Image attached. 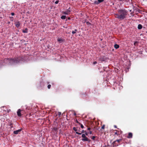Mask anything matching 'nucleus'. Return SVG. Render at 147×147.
Masks as SVG:
<instances>
[{
	"mask_svg": "<svg viewBox=\"0 0 147 147\" xmlns=\"http://www.w3.org/2000/svg\"><path fill=\"white\" fill-rule=\"evenodd\" d=\"M24 59L23 57L19 56L18 57H15L13 59L5 58L3 62L9 64H16L19 63L21 61H23Z\"/></svg>",
	"mask_w": 147,
	"mask_h": 147,
	"instance_id": "nucleus-1",
	"label": "nucleus"
},
{
	"mask_svg": "<svg viewBox=\"0 0 147 147\" xmlns=\"http://www.w3.org/2000/svg\"><path fill=\"white\" fill-rule=\"evenodd\" d=\"M127 14L128 12L125 9H120L117 13L115 14V18L122 20L127 18Z\"/></svg>",
	"mask_w": 147,
	"mask_h": 147,
	"instance_id": "nucleus-2",
	"label": "nucleus"
},
{
	"mask_svg": "<svg viewBox=\"0 0 147 147\" xmlns=\"http://www.w3.org/2000/svg\"><path fill=\"white\" fill-rule=\"evenodd\" d=\"M82 137L83 138L82 139V140L84 142L87 141L90 142L91 141L90 139L86 136L84 134H82Z\"/></svg>",
	"mask_w": 147,
	"mask_h": 147,
	"instance_id": "nucleus-3",
	"label": "nucleus"
},
{
	"mask_svg": "<svg viewBox=\"0 0 147 147\" xmlns=\"http://www.w3.org/2000/svg\"><path fill=\"white\" fill-rule=\"evenodd\" d=\"M81 97L83 98L84 99H85L86 98H87L88 97V95L87 94H81Z\"/></svg>",
	"mask_w": 147,
	"mask_h": 147,
	"instance_id": "nucleus-4",
	"label": "nucleus"
},
{
	"mask_svg": "<svg viewBox=\"0 0 147 147\" xmlns=\"http://www.w3.org/2000/svg\"><path fill=\"white\" fill-rule=\"evenodd\" d=\"M21 110L20 109H19L17 111V114L18 115L19 117H21L22 116V115L21 114Z\"/></svg>",
	"mask_w": 147,
	"mask_h": 147,
	"instance_id": "nucleus-5",
	"label": "nucleus"
},
{
	"mask_svg": "<svg viewBox=\"0 0 147 147\" xmlns=\"http://www.w3.org/2000/svg\"><path fill=\"white\" fill-rule=\"evenodd\" d=\"M21 131V129H19L16 131H13V134H19V133H20Z\"/></svg>",
	"mask_w": 147,
	"mask_h": 147,
	"instance_id": "nucleus-6",
	"label": "nucleus"
},
{
	"mask_svg": "<svg viewBox=\"0 0 147 147\" xmlns=\"http://www.w3.org/2000/svg\"><path fill=\"white\" fill-rule=\"evenodd\" d=\"M133 137V134L132 133L129 132L128 133V135L127 138H131Z\"/></svg>",
	"mask_w": 147,
	"mask_h": 147,
	"instance_id": "nucleus-7",
	"label": "nucleus"
},
{
	"mask_svg": "<svg viewBox=\"0 0 147 147\" xmlns=\"http://www.w3.org/2000/svg\"><path fill=\"white\" fill-rule=\"evenodd\" d=\"M70 11L69 9H67L66 11L63 12V13L65 15H69L70 13Z\"/></svg>",
	"mask_w": 147,
	"mask_h": 147,
	"instance_id": "nucleus-8",
	"label": "nucleus"
},
{
	"mask_svg": "<svg viewBox=\"0 0 147 147\" xmlns=\"http://www.w3.org/2000/svg\"><path fill=\"white\" fill-rule=\"evenodd\" d=\"M121 139H119V140H115V141L114 142H113V145L116 146V145H115V143H117V142L118 143H119L121 141Z\"/></svg>",
	"mask_w": 147,
	"mask_h": 147,
	"instance_id": "nucleus-9",
	"label": "nucleus"
},
{
	"mask_svg": "<svg viewBox=\"0 0 147 147\" xmlns=\"http://www.w3.org/2000/svg\"><path fill=\"white\" fill-rule=\"evenodd\" d=\"M15 24L17 28H18L20 26V22L18 21V22H16L15 23Z\"/></svg>",
	"mask_w": 147,
	"mask_h": 147,
	"instance_id": "nucleus-10",
	"label": "nucleus"
},
{
	"mask_svg": "<svg viewBox=\"0 0 147 147\" xmlns=\"http://www.w3.org/2000/svg\"><path fill=\"white\" fill-rule=\"evenodd\" d=\"M103 1L104 0H98L97 1H94V3L95 4H98L100 3L103 2Z\"/></svg>",
	"mask_w": 147,
	"mask_h": 147,
	"instance_id": "nucleus-11",
	"label": "nucleus"
},
{
	"mask_svg": "<svg viewBox=\"0 0 147 147\" xmlns=\"http://www.w3.org/2000/svg\"><path fill=\"white\" fill-rule=\"evenodd\" d=\"M57 41L59 43H62L64 41V40L62 38H58L57 39Z\"/></svg>",
	"mask_w": 147,
	"mask_h": 147,
	"instance_id": "nucleus-12",
	"label": "nucleus"
},
{
	"mask_svg": "<svg viewBox=\"0 0 147 147\" xmlns=\"http://www.w3.org/2000/svg\"><path fill=\"white\" fill-rule=\"evenodd\" d=\"M84 131V130H82V131H81V133H79L78 132H76V133L78 135H80L82 133H85V131Z\"/></svg>",
	"mask_w": 147,
	"mask_h": 147,
	"instance_id": "nucleus-13",
	"label": "nucleus"
},
{
	"mask_svg": "<svg viewBox=\"0 0 147 147\" xmlns=\"http://www.w3.org/2000/svg\"><path fill=\"white\" fill-rule=\"evenodd\" d=\"M116 132H114L115 134L117 135V136H119V131L115 130Z\"/></svg>",
	"mask_w": 147,
	"mask_h": 147,
	"instance_id": "nucleus-14",
	"label": "nucleus"
},
{
	"mask_svg": "<svg viewBox=\"0 0 147 147\" xmlns=\"http://www.w3.org/2000/svg\"><path fill=\"white\" fill-rule=\"evenodd\" d=\"M28 29L26 28L24 30H22V32L24 33H27L28 32Z\"/></svg>",
	"mask_w": 147,
	"mask_h": 147,
	"instance_id": "nucleus-15",
	"label": "nucleus"
},
{
	"mask_svg": "<svg viewBox=\"0 0 147 147\" xmlns=\"http://www.w3.org/2000/svg\"><path fill=\"white\" fill-rule=\"evenodd\" d=\"M142 26L141 24H139L138 25V28L139 29H142Z\"/></svg>",
	"mask_w": 147,
	"mask_h": 147,
	"instance_id": "nucleus-16",
	"label": "nucleus"
},
{
	"mask_svg": "<svg viewBox=\"0 0 147 147\" xmlns=\"http://www.w3.org/2000/svg\"><path fill=\"white\" fill-rule=\"evenodd\" d=\"M114 47L115 49H117L119 47V46L117 44H115L114 45Z\"/></svg>",
	"mask_w": 147,
	"mask_h": 147,
	"instance_id": "nucleus-17",
	"label": "nucleus"
},
{
	"mask_svg": "<svg viewBox=\"0 0 147 147\" xmlns=\"http://www.w3.org/2000/svg\"><path fill=\"white\" fill-rule=\"evenodd\" d=\"M73 130H74L75 131H76V132H78L77 131H78V127H74L73 128Z\"/></svg>",
	"mask_w": 147,
	"mask_h": 147,
	"instance_id": "nucleus-18",
	"label": "nucleus"
},
{
	"mask_svg": "<svg viewBox=\"0 0 147 147\" xmlns=\"http://www.w3.org/2000/svg\"><path fill=\"white\" fill-rule=\"evenodd\" d=\"M78 31L77 30V29H75L74 31L73 30L72 31V33L73 34H74L75 33H76V32H77Z\"/></svg>",
	"mask_w": 147,
	"mask_h": 147,
	"instance_id": "nucleus-19",
	"label": "nucleus"
},
{
	"mask_svg": "<svg viewBox=\"0 0 147 147\" xmlns=\"http://www.w3.org/2000/svg\"><path fill=\"white\" fill-rule=\"evenodd\" d=\"M66 17V16H62L61 17V19L64 20L65 19Z\"/></svg>",
	"mask_w": 147,
	"mask_h": 147,
	"instance_id": "nucleus-20",
	"label": "nucleus"
},
{
	"mask_svg": "<svg viewBox=\"0 0 147 147\" xmlns=\"http://www.w3.org/2000/svg\"><path fill=\"white\" fill-rule=\"evenodd\" d=\"M13 123L11 122H10L9 124V125L11 127V128H12L13 127Z\"/></svg>",
	"mask_w": 147,
	"mask_h": 147,
	"instance_id": "nucleus-21",
	"label": "nucleus"
},
{
	"mask_svg": "<svg viewBox=\"0 0 147 147\" xmlns=\"http://www.w3.org/2000/svg\"><path fill=\"white\" fill-rule=\"evenodd\" d=\"M134 45L135 46H136L138 45V42H135L134 43Z\"/></svg>",
	"mask_w": 147,
	"mask_h": 147,
	"instance_id": "nucleus-22",
	"label": "nucleus"
},
{
	"mask_svg": "<svg viewBox=\"0 0 147 147\" xmlns=\"http://www.w3.org/2000/svg\"><path fill=\"white\" fill-rule=\"evenodd\" d=\"M105 125H103L101 127V129H104L105 127Z\"/></svg>",
	"mask_w": 147,
	"mask_h": 147,
	"instance_id": "nucleus-23",
	"label": "nucleus"
},
{
	"mask_svg": "<svg viewBox=\"0 0 147 147\" xmlns=\"http://www.w3.org/2000/svg\"><path fill=\"white\" fill-rule=\"evenodd\" d=\"M95 136H92V139L93 140H94L95 139Z\"/></svg>",
	"mask_w": 147,
	"mask_h": 147,
	"instance_id": "nucleus-24",
	"label": "nucleus"
},
{
	"mask_svg": "<svg viewBox=\"0 0 147 147\" xmlns=\"http://www.w3.org/2000/svg\"><path fill=\"white\" fill-rule=\"evenodd\" d=\"M51 85L50 84H49V85H48V86H47L48 88V89L50 88L51 87Z\"/></svg>",
	"mask_w": 147,
	"mask_h": 147,
	"instance_id": "nucleus-25",
	"label": "nucleus"
},
{
	"mask_svg": "<svg viewBox=\"0 0 147 147\" xmlns=\"http://www.w3.org/2000/svg\"><path fill=\"white\" fill-rule=\"evenodd\" d=\"M80 125V126H81V127L82 128H84V126L82 125V124H79Z\"/></svg>",
	"mask_w": 147,
	"mask_h": 147,
	"instance_id": "nucleus-26",
	"label": "nucleus"
},
{
	"mask_svg": "<svg viewBox=\"0 0 147 147\" xmlns=\"http://www.w3.org/2000/svg\"><path fill=\"white\" fill-rule=\"evenodd\" d=\"M10 20L11 21H13V17H10Z\"/></svg>",
	"mask_w": 147,
	"mask_h": 147,
	"instance_id": "nucleus-27",
	"label": "nucleus"
},
{
	"mask_svg": "<svg viewBox=\"0 0 147 147\" xmlns=\"http://www.w3.org/2000/svg\"><path fill=\"white\" fill-rule=\"evenodd\" d=\"M59 2V1H55V3L56 4H57Z\"/></svg>",
	"mask_w": 147,
	"mask_h": 147,
	"instance_id": "nucleus-28",
	"label": "nucleus"
},
{
	"mask_svg": "<svg viewBox=\"0 0 147 147\" xmlns=\"http://www.w3.org/2000/svg\"><path fill=\"white\" fill-rule=\"evenodd\" d=\"M76 123H78V124H81L77 120H76Z\"/></svg>",
	"mask_w": 147,
	"mask_h": 147,
	"instance_id": "nucleus-29",
	"label": "nucleus"
},
{
	"mask_svg": "<svg viewBox=\"0 0 147 147\" xmlns=\"http://www.w3.org/2000/svg\"><path fill=\"white\" fill-rule=\"evenodd\" d=\"M85 134H84L85 136H88V133L86 132V131H85Z\"/></svg>",
	"mask_w": 147,
	"mask_h": 147,
	"instance_id": "nucleus-30",
	"label": "nucleus"
},
{
	"mask_svg": "<svg viewBox=\"0 0 147 147\" xmlns=\"http://www.w3.org/2000/svg\"><path fill=\"white\" fill-rule=\"evenodd\" d=\"M61 112H59L58 113V115H59V116H60V115H61Z\"/></svg>",
	"mask_w": 147,
	"mask_h": 147,
	"instance_id": "nucleus-31",
	"label": "nucleus"
},
{
	"mask_svg": "<svg viewBox=\"0 0 147 147\" xmlns=\"http://www.w3.org/2000/svg\"><path fill=\"white\" fill-rule=\"evenodd\" d=\"M11 14L12 16H14L15 15V14L14 13L12 12L11 13Z\"/></svg>",
	"mask_w": 147,
	"mask_h": 147,
	"instance_id": "nucleus-32",
	"label": "nucleus"
},
{
	"mask_svg": "<svg viewBox=\"0 0 147 147\" xmlns=\"http://www.w3.org/2000/svg\"><path fill=\"white\" fill-rule=\"evenodd\" d=\"M97 63V62H96V61H94V62H93V64H96V63Z\"/></svg>",
	"mask_w": 147,
	"mask_h": 147,
	"instance_id": "nucleus-33",
	"label": "nucleus"
},
{
	"mask_svg": "<svg viewBox=\"0 0 147 147\" xmlns=\"http://www.w3.org/2000/svg\"><path fill=\"white\" fill-rule=\"evenodd\" d=\"M89 134H92V131H89Z\"/></svg>",
	"mask_w": 147,
	"mask_h": 147,
	"instance_id": "nucleus-34",
	"label": "nucleus"
},
{
	"mask_svg": "<svg viewBox=\"0 0 147 147\" xmlns=\"http://www.w3.org/2000/svg\"><path fill=\"white\" fill-rule=\"evenodd\" d=\"M87 24H89V25L91 24V23H90V22H87Z\"/></svg>",
	"mask_w": 147,
	"mask_h": 147,
	"instance_id": "nucleus-35",
	"label": "nucleus"
},
{
	"mask_svg": "<svg viewBox=\"0 0 147 147\" xmlns=\"http://www.w3.org/2000/svg\"><path fill=\"white\" fill-rule=\"evenodd\" d=\"M87 129H88V130H90L91 128L90 127H88V128Z\"/></svg>",
	"mask_w": 147,
	"mask_h": 147,
	"instance_id": "nucleus-36",
	"label": "nucleus"
},
{
	"mask_svg": "<svg viewBox=\"0 0 147 147\" xmlns=\"http://www.w3.org/2000/svg\"><path fill=\"white\" fill-rule=\"evenodd\" d=\"M114 127L115 128H117V126H116V125H114Z\"/></svg>",
	"mask_w": 147,
	"mask_h": 147,
	"instance_id": "nucleus-37",
	"label": "nucleus"
},
{
	"mask_svg": "<svg viewBox=\"0 0 147 147\" xmlns=\"http://www.w3.org/2000/svg\"><path fill=\"white\" fill-rule=\"evenodd\" d=\"M115 145H116V146H118V144H117L116 143H115Z\"/></svg>",
	"mask_w": 147,
	"mask_h": 147,
	"instance_id": "nucleus-38",
	"label": "nucleus"
},
{
	"mask_svg": "<svg viewBox=\"0 0 147 147\" xmlns=\"http://www.w3.org/2000/svg\"><path fill=\"white\" fill-rule=\"evenodd\" d=\"M57 128H54V129H55V130H57Z\"/></svg>",
	"mask_w": 147,
	"mask_h": 147,
	"instance_id": "nucleus-39",
	"label": "nucleus"
},
{
	"mask_svg": "<svg viewBox=\"0 0 147 147\" xmlns=\"http://www.w3.org/2000/svg\"><path fill=\"white\" fill-rule=\"evenodd\" d=\"M68 20H70V17H68Z\"/></svg>",
	"mask_w": 147,
	"mask_h": 147,
	"instance_id": "nucleus-40",
	"label": "nucleus"
},
{
	"mask_svg": "<svg viewBox=\"0 0 147 147\" xmlns=\"http://www.w3.org/2000/svg\"><path fill=\"white\" fill-rule=\"evenodd\" d=\"M78 131H80V130L79 129V130H78Z\"/></svg>",
	"mask_w": 147,
	"mask_h": 147,
	"instance_id": "nucleus-41",
	"label": "nucleus"
},
{
	"mask_svg": "<svg viewBox=\"0 0 147 147\" xmlns=\"http://www.w3.org/2000/svg\"><path fill=\"white\" fill-rule=\"evenodd\" d=\"M74 115H76V114H75Z\"/></svg>",
	"mask_w": 147,
	"mask_h": 147,
	"instance_id": "nucleus-42",
	"label": "nucleus"
}]
</instances>
